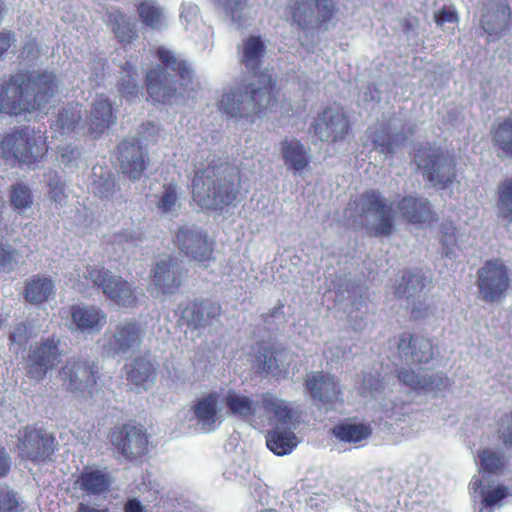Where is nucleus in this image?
Masks as SVG:
<instances>
[{"label": "nucleus", "mask_w": 512, "mask_h": 512, "mask_svg": "<svg viewBox=\"0 0 512 512\" xmlns=\"http://www.w3.org/2000/svg\"><path fill=\"white\" fill-rule=\"evenodd\" d=\"M181 272L170 257L160 258L151 273L150 291L155 296L170 295L181 285Z\"/></svg>", "instance_id": "21"}, {"label": "nucleus", "mask_w": 512, "mask_h": 512, "mask_svg": "<svg viewBox=\"0 0 512 512\" xmlns=\"http://www.w3.org/2000/svg\"><path fill=\"white\" fill-rule=\"evenodd\" d=\"M157 56L161 65L147 73V92L156 102L178 103L193 90V72L180 55L167 48H158Z\"/></svg>", "instance_id": "2"}, {"label": "nucleus", "mask_w": 512, "mask_h": 512, "mask_svg": "<svg viewBox=\"0 0 512 512\" xmlns=\"http://www.w3.org/2000/svg\"><path fill=\"white\" fill-rule=\"evenodd\" d=\"M58 340L47 338L31 345L27 357V374L34 380H43L47 372L57 366L62 357Z\"/></svg>", "instance_id": "14"}, {"label": "nucleus", "mask_w": 512, "mask_h": 512, "mask_svg": "<svg viewBox=\"0 0 512 512\" xmlns=\"http://www.w3.org/2000/svg\"><path fill=\"white\" fill-rule=\"evenodd\" d=\"M92 189L95 195L102 198H108L115 193L116 182L108 168L102 166L93 167Z\"/></svg>", "instance_id": "43"}, {"label": "nucleus", "mask_w": 512, "mask_h": 512, "mask_svg": "<svg viewBox=\"0 0 512 512\" xmlns=\"http://www.w3.org/2000/svg\"><path fill=\"white\" fill-rule=\"evenodd\" d=\"M180 22L186 30H194L200 21V10L192 2H183L180 8Z\"/></svg>", "instance_id": "55"}, {"label": "nucleus", "mask_w": 512, "mask_h": 512, "mask_svg": "<svg viewBox=\"0 0 512 512\" xmlns=\"http://www.w3.org/2000/svg\"><path fill=\"white\" fill-rule=\"evenodd\" d=\"M397 210L410 223H425L432 219L431 206L425 198L405 196L398 202Z\"/></svg>", "instance_id": "35"}, {"label": "nucleus", "mask_w": 512, "mask_h": 512, "mask_svg": "<svg viewBox=\"0 0 512 512\" xmlns=\"http://www.w3.org/2000/svg\"><path fill=\"white\" fill-rule=\"evenodd\" d=\"M240 175L229 165L197 169L192 180V199L201 209H223L237 198Z\"/></svg>", "instance_id": "3"}, {"label": "nucleus", "mask_w": 512, "mask_h": 512, "mask_svg": "<svg viewBox=\"0 0 512 512\" xmlns=\"http://www.w3.org/2000/svg\"><path fill=\"white\" fill-rule=\"evenodd\" d=\"M415 162L423 171L424 177L435 186L448 187L455 179L454 160L439 147H420L415 155Z\"/></svg>", "instance_id": "10"}, {"label": "nucleus", "mask_w": 512, "mask_h": 512, "mask_svg": "<svg viewBox=\"0 0 512 512\" xmlns=\"http://www.w3.org/2000/svg\"><path fill=\"white\" fill-rule=\"evenodd\" d=\"M293 360L292 353L287 349H263L256 357L257 368L272 375L286 373Z\"/></svg>", "instance_id": "33"}, {"label": "nucleus", "mask_w": 512, "mask_h": 512, "mask_svg": "<svg viewBox=\"0 0 512 512\" xmlns=\"http://www.w3.org/2000/svg\"><path fill=\"white\" fill-rule=\"evenodd\" d=\"M96 374L97 367L94 364L75 359L68 360L59 371L63 387L77 397L86 392L92 394L93 386L96 384Z\"/></svg>", "instance_id": "13"}, {"label": "nucleus", "mask_w": 512, "mask_h": 512, "mask_svg": "<svg viewBox=\"0 0 512 512\" xmlns=\"http://www.w3.org/2000/svg\"><path fill=\"white\" fill-rule=\"evenodd\" d=\"M511 10L505 0H489L484 3L481 25L489 35H497L505 30Z\"/></svg>", "instance_id": "30"}, {"label": "nucleus", "mask_w": 512, "mask_h": 512, "mask_svg": "<svg viewBox=\"0 0 512 512\" xmlns=\"http://www.w3.org/2000/svg\"><path fill=\"white\" fill-rule=\"evenodd\" d=\"M146 334L145 325L133 318L119 321L103 336L102 350L112 358H125L137 352Z\"/></svg>", "instance_id": "9"}, {"label": "nucleus", "mask_w": 512, "mask_h": 512, "mask_svg": "<svg viewBox=\"0 0 512 512\" xmlns=\"http://www.w3.org/2000/svg\"><path fill=\"white\" fill-rule=\"evenodd\" d=\"M115 120L116 116L110 100L101 94L93 100L91 109L86 115L85 124L89 132L97 137L113 125Z\"/></svg>", "instance_id": "28"}, {"label": "nucleus", "mask_w": 512, "mask_h": 512, "mask_svg": "<svg viewBox=\"0 0 512 512\" xmlns=\"http://www.w3.org/2000/svg\"><path fill=\"white\" fill-rule=\"evenodd\" d=\"M55 295V283L46 276H33L26 281L25 299L33 304L48 301Z\"/></svg>", "instance_id": "39"}, {"label": "nucleus", "mask_w": 512, "mask_h": 512, "mask_svg": "<svg viewBox=\"0 0 512 512\" xmlns=\"http://www.w3.org/2000/svg\"><path fill=\"white\" fill-rule=\"evenodd\" d=\"M480 469L490 474H502L508 458L500 450L484 449L478 454Z\"/></svg>", "instance_id": "45"}, {"label": "nucleus", "mask_w": 512, "mask_h": 512, "mask_svg": "<svg viewBox=\"0 0 512 512\" xmlns=\"http://www.w3.org/2000/svg\"><path fill=\"white\" fill-rule=\"evenodd\" d=\"M23 510L16 495L8 488L0 487V512H19Z\"/></svg>", "instance_id": "60"}, {"label": "nucleus", "mask_w": 512, "mask_h": 512, "mask_svg": "<svg viewBox=\"0 0 512 512\" xmlns=\"http://www.w3.org/2000/svg\"><path fill=\"white\" fill-rule=\"evenodd\" d=\"M273 81L269 73H262L255 83H241L223 90L217 102L219 111L229 117L246 118L260 113L272 101Z\"/></svg>", "instance_id": "6"}, {"label": "nucleus", "mask_w": 512, "mask_h": 512, "mask_svg": "<svg viewBox=\"0 0 512 512\" xmlns=\"http://www.w3.org/2000/svg\"><path fill=\"white\" fill-rule=\"evenodd\" d=\"M107 17L108 25L121 42H130L136 37L135 24L125 14L111 10Z\"/></svg>", "instance_id": "42"}, {"label": "nucleus", "mask_w": 512, "mask_h": 512, "mask_svg": "<svg viewBox=\"0 0 512 512\" xmlns=\"http://www.w3.org/2000/svg\"><path fill=\"white\" fill-rule=\"evenodd\" d=\"M121 170L131 179H139L146 169V155L138 143L123 142L119 146Z\"/></svg>", "instance_id": "31"}, {"label": "nucleus", "mask_w": 512, "mask_h": 512, "mask_svg": "<svg viewBox=\"0 0 512 512\" xmlns=\"http://www.w3.org/2000/svg\"><path fill=\"white\" fill-rule=\"evenodd\" d=\"M398 349L406 362L427 363L433 357L430 340L425 337L403 333L399 336Z\"/></svg>", "instance_id": "29"}, {"label": "nucleus", "mask_w": 512, "mask_h": 512, "mask_svg": "<svg viewBox=\"0 0 512 512\" xmlns=\"http://www.w3.org/2000/svg\"><path fill=\"white\" fill-rule=\"evenodd\" d=\"M48 196L58 206L66 204L68 194L66 192L65 183L57 175L51 176L48 182Z\"/></svg>", "instance_id": "57"}, {"label": "nucleus", "mask_w": 512, "mask_h": 512, "mask_svg": "<svg viewBox=\"0 0 512 512\" xmlns=\"http://www.w3.org/2000/svg\"><path fill=\"white\" fill-rule=\"evenodd\" d=\"M141 241V233L133 229H125L113 235L112 243L126 251Z\"/></svg>", "instance_id": "58"}, {"label": "nucleus", "mask_w": 512, "mask_h": 512, "mask_svg": "<svg viewBox=\"0 0 512 512\" xmlns=\"http://www.w3.org/2000/svg\"><path fill=\"white\" fill-rule=\"evenodd\" d=\"M379 409L383 412L386 418L400 420V417L405 414L406 404L402 400L397 399L392 395H385L378 403Z\"/></svg>", "instance_id": "53"}, {"label": "nucleus", "mask_w": 512, "mask_h": 512, "mask_svg": "<svg viewBox=\"0 0 512 512\" xmlns=\"http://www.w3.org/2000/svg\"><path fill=\"white\" fill-rule=\"evenodd\" d=\"M222 400L228 412L243 420H250L256 415L257 402L239 390L228 389Z\"/></svg>", "instance_id": "37"}, {"label": "nucleus", "mask_w": 512, "mask_h": 512, "mask_svg": "<svg viewBox=\"0 0 512 512\" xmlns=\"http://www.w3.org/2000/svg\"><path fill=\"white\" fill-rule=\"evenodd\" d=\"M441 243L443 253L449 259L457 257V249L459 248L457 229L452 223H443L441 225Z\"/></svg>", "instance_id": "50"}, {"label": "nucleus", "mask_w": 512, "mask_h": 512, "mask_svg": "<svg viewBox=\"0 0 512 512\" xmlns=\"http://www.w3.org/2000/svg\"><path fill=\"white\" fill-rule=\"evenodd\" d=\"M179 250L198 263H206L213 254V242L207 234L195 225H182L175 234Z\"/></svg>", "instance_id": "15"}, {"label": "nucleus", "mask_w": 512, "mask_h": 512, "mask_svg": "<svg viewBox=\"0 0 512 512\" xmlns=\"http://www.w3.org/2000/svg\"><path fill=\"white\" fill-rule=\"evenodd\" d=\"M313 130L322 141H338L344 139L348 133L349 122L341 109L327 107L315 119Z\"/></svg>", "instance_id": "19"}, {"label": "nucleus", "mask_w": 512, "mask_h": 512, "mask_svg": "<svg viewBox=\"0 0 512 512\" xmlns=\"http://www.w3.org/2000/svg\"><path fill=\"white\" fill-rule=\"evenodd\" d=\"M451 385V380L442 373L430 374L423 372V379L420 391L437 395Z\"/></svg>", "instance_id": "49"}, {"label": "nucleus", "mask_w": 512, "mask_h": 512, "mask_svg": "<svg viewBox=\"0 0 512 512\" xmlns=\"http://www.w3.org/2000/svg\"><path fill=\"white\" fill-rule=\"evenodd\" d=\"M294 429L295 428H282L268 431L266 444L269 450L278 456L291 453L299 443Z\"/></svg>", "instance_id": "38"}, {"label": "nucleus", "mask_w": 512, "mask_h": 512, "mask_svg": "<svg viewBox=\"0 0 512 512\" xmlns=\"http://www.w3.org/2000/svg\"><path fill=\"white\" fill-rule=\"evenodd\" d=\"M264 53V44L258 37H250L243 48L242 61L245 67L253 74H257V69L261 63Z\"/></svg>", "instance_id": "46"}, {"label": "nucleus", "mask_w": 512, "mask_h": 512, "mask_svg": "<svg viewBox=\"0 0 512 512\" xmlns=\"http://www.w3.org/2000/svg\"><path fill=\"white\" fill-rule=\"evenodd\" d=\"M431 279L422 271H406L401 283L396 288V294L399 297L411 301L412 314L415 318L423 317L426 314L427 307L422 306L420 302L421 292L429 284Z\"/></svg>", "instance_id": "22"}, {"label": "nucleus", "mask_w": 512, "mask_h": 512, "mask_svg": "<svg viewBox=\"0 0 512 512\" xmlns=\"http://www.w3.org/2000/svg\"><path fill=\"white\" fill-rule=\"evenodd\" d=\"M338 7L333 0H289L283 16L304 31H328L338 22Z\"/></svg>", "instance_id": "7"}, {"label": "nucleus", "mask_w": 512, "mask_h": 512, "mask_svg": "<svg viewBox=\"0 0 512 512\" xmlns=\"http://www.w3.org/2000/svg\"><path fill=\"white\" fill-rule=\"evenodd\" d=\"M495 144L507 155H512V119H507L494 130Z\"/></svg>", "instance_id": "51"}, {"label": "nucleus", "mask_w": 512, "mask_h": 512, "mask_svg": "<svg viewBox=\"0 0 512 512\" xmlns=\"http://www.w3.org/2000/svg\"><path fill=\"white\" fill-rule=\"evenodd\" d=\"M70 313L73 324L83 334L99 333L107 323L106 312L96 305H73Z\"/></svg>", "instance_id": "24"}, {"label": "nucleus", "mask_w": 512, "mask_h": 512, "mask_svg": "<svg viewBox=\"0 0 512 512\" xmlns=\"http://www.w3.org/2000/svg\"><path fill=\"white\" fill-rule=\"evenodd\" d=\"M263 416L272 430L296 428L297 416L291 405L277 395L266 392L261 396Z\"/></svg>", "instance_id": "20"}, {"label": "nucleus", "mask_w": 512, "mask_h": 512, "mask_svg": "<svg viewBox=\"0 0 512 512\" xmlns=\"http://www.w3.org/2000/svg\"><path fill=\"white\" fill-rule=\"evenodd\" d=\"M379 373H364L362 379L361 393L364 397L378 400L383 393V382Z\"/></svg>", "instance_id": "54"}, {"label": "nucleus", "mask_w": 512, "mask_h": 512, "mask_svg": "<svg viewBox=\"0 0 512 512\" xmlns=\"http://www.w3.org/2000/svg\"><path fill=\"white\" fill-rule=\"evenodd\" d=\"M217 2L238 28L250 24L251 13L247 0H217Z\"/></svg>", "instance_id": "44"}, {"label": "nucleus", "mask_w": 512, "mask_h": 512, "mask_svg": "<svg viewBox=\"0 0 512 512\" xmlns=\"http://www.w3.org/2000/svg\"><path fill=\"white\" fill-rule=\"evenodd\" d=\"M407 137L401 133L391 135L384 129L381 132H375L372 140L375 147L384 155H392L398 148L404 145Z\"/></svg>", "instance_id": "47"}, {"label": "nucleus", "mask_w": 512, "mask_h": 512, "mask_svg": "<svg viewBox=\"0 0 512 512\" xmlns=\"http://www.w3.org/2000/svg\"><path fill=\"white\" fill-rule=\"evenodd\" d=\"M47 152L43 136L29 127L6 135L1 142V153L12 166L32 165Z\"/></svg>", "instance_id": "8"}, {"label": "nucleus", "mask_w": 512, "mask_h": 512, "mask_svg": "<svg viewBox=\"0 0 512 512\" xmlns=\"http://www.w3.org/2000/svg\"><path fill=\"white\" fill-rule=\"evenodd\" d=\"M155 379L156 368L146 357H136L127 366V380L138 390H148Z\"/></svg>", "instance_id": "34"}, {"label": "nucleus", "mask_w": 512, "mask_h": 512, "mask_svg": "<svg viewBox=\"0 0 512 512\" xmlns=\"http://www.w3.org/2000/svg\"><path fill=\"white\" fill-rule=\"evenodd\" d=\"M10 203L14 210L20 214L30 209L33 205V195L30 188L23 183L12 185L10 189Z\"/></svg>", "instance_id": "48"}, {"label": "nucleus", "mask_w": 512, "mask_h": 512, "mask_svg": "<svg viewBox=\"0 0 512 512\" xmlns=\"http://www.w3.org/2000/svg\"><path fill=\"white\" fill-rule=\"evenodd\" d=\"M56 76L47 71H20L0 85V112L19 115L43 109L57 90Z\"/></svg>", "instance_id": "1"}, {"label": "nucleus", "mask_w": 512, "mask_h": 512, "mask_svg": "<svg viewBox=\"0 0 512 512\" xmlns=\"http://www.w3.org/2000/svg\"><path fill=\"white\" fill-rule=\"evenodd\" d=\"M498 209L503 217L512 215V179L505 180L498 189Z\"/></svg>", "instance_id": "56"}, {"label": "nucleus", "mask_w": 512, "mask_h": 512, "mask_svg": "<svg viewBox=\"0 0 512 512\" xmlns=\"http://www.w3.org/2000/svg\"><path fill=\"white\" fill-rule=\"evenodd\" d=\"M398 379L400 382L410 387L415 391H420L423 373L418 371L417 373L412 369H401L398 373Z\"/></svg>", "instance_id": "61"}, {"label": "nucleus", "mask_w": 512, "mask_h": 512, "mask_svg": "<svg viewBox=\"0 0 512 512\" xmlns=\"http://www.w3.org/2000/svg\"><path fill=\"white\" fill-rule=\"evenodd\" d=\"M343 218L347 225L365 227L375 237L389 236L394 230L392 205L375 189L367 190L349 202Z\"/></svg>", "instance_id": "4"}, {"label": "nucleus", "mask_w": 512, "mask_h": 512, "mask_svg": "<svg viewBox=\"0 0 512 512\" xmlns=\"http://www.w3.org/2000/svg\"><path fill=\"white\" fill-rule=\"evenodd\" d=\"M332 434L341 442L355 444L368 439L372 434V429L365 423L346 422L336 425Z\"/></svg>", "instance_id": "41"}, {"label": "nucleus", "mask_w": 512, "mask_h": 512, "mask_svg": "<svg viewBox=\"0 0 512 512\" xmlns=\"http://www.w3.org/2000/svg\"><path fill=\"white\" fill-rule=\"evenodd\" d=\"M70 281L80 293L90 287H98L104 296L119 307H134L142 290L133 287L121 276L114 275L104 267L85 265L74 269Z\"/></svg>", "instance_id": "5"}, {"label": "nucleus", "mask_w": 512, "mask_h": 512, "mask_svg": "<svg viewBox=\"0 0 512 512\" xmlns=\"http://www.w3.org/2000/svg\"><path fill=\"white\" fill-rule=\"evenodd\" d=\"M123 72L126 73V77H122L120 80V91L126 98L132 99L137 97L139 92L138 86V74L134 66L130 63H126Z\"/></svg>", "instance_id": "52"}, {"label": "nucleus", "mask_w": 512, "mask_h": 512, "mask_svg": "<svg viewBox=\"0 0 512 512\" xmlns=\"http://www.w3.org/2000/svg\"><path fill=\"white\" fill-rule=\"evenodd\" d=\"M499 433L507 448L512 447V414L506 416L505 422L503 421L499 426Z\"/></svg>", "instance_id": "64"}, {"label": "nucleus", "mask_w": 512, "mask_h": 512, "mask_svg": "<svg viewBox=\"0 0 512 512\" xmlns=\"http://www.w3.org/2000/svg\"><path fill=\"white\" fill-rule=\"evenodd\" d=\"M28 339V328L24 323L16 324L9 335L10 344L17 345L19 348L23 347Z\"/></svg>", "instance_id": "63"}, {"label": "nucleus", "mask_w": 512, "mask_h": 512, "mask_svg": "<svg viewBox=\"0 0 512 512\" xmlns=\"http://www.w3.org/2000/svg\"><path fill=\"white\" fill-rule=\"evenodd\" d=\"M305 388L310 397L327 410L342 401L343 391L340 379L329 372L312 371L307 374Z\"/></svg>", "instance_id": "12"}, {"label": "nucleus", "mask_w": 512, "mask_h": 512, "mask_svg": "<svg viewBox=\"0 0 512 512\" xmlns=\"http://www.w3.org/2000/svg\"><path fill=\"white\" fill-rule=\"evenodd\" d=\"M140 22L146 28L162 31L168 26L166 10L154 0H142L136 6Z\"/></svg>", "instance_id": "36"}, {"label": "nucleus", "mask_w": 512, "mask_h": 512, "mask_svg": "<svg viewBox=\"0 0 512 512\" xmlns=\"http://www.w3.org/2000/svg\"><path fill=\"white\" fill-rule=\"evenodd\" d=\"M157 210L165 216H176L181 207L180 187L176 183L163 185L162 190L155 196Z\"/></svg>", "instance_id": "40"}, {"label": "nucleus", "mask_w": 512, "mask_h": 512, "mask_svg": "<svg viewBox=\"0 0 512 512\" xmlns=\"http://www.w3.org/2000/svg\"><path fill=\"white\" fill-rule=\"evenodd\" d=\"M54 441L53 435L45 429L27 427L18 444L20 456L33 462L45 460L54 451Z\"/></svg>", "instance_id": "16"}, {"label": "nucleus", "mask_w": 512, "mask_h": 512, "mask_svg": "<svg viewBox=\"0 0 512 512\" xmlns=\"http://www.w3.org/2000/svg\"><path fill=\"white\" fill-rule=\"evenodd\" d=\"M469 488L473 493H479L483 508L493 512L496 507L503 505V500L510 495V488L503 484H493L484 475L472 478Z\"/></svg>", "instance_id": "25"}, {"label": "nucleus", "mask_w": 512, "mask_h": 512, "mask_svg": "<svg viewBox=\"0 0 512 512\" xmlns=\"http://www.w3.org/2000/svg\"><path fill=\"white\" fill-rule=\"evenodd\" d=\"M280 153L287 170L302 175L311 162L310 149L296 138H285L280 144Z\"/></svg>", "instance_id": "27"}, {"label": "nucleus", "mask_w": 512, "mask_h": 512, "mask_svg": "<svg viewBox=\"0 0 512 512\" xmlns=\"http://www.w3.org/2000/svg\"><path fill=\"white\" fill-rule=\"evenodd\" d=\"M82 112V105L78 103L62 108L50 125L53 136H64L77 129L86 128L85 121H82Z\"/></svg>", "instance_id": "32"}, {"label": "nucleus", "mask_w": 512, "mask_h": 512, "mask_svg": "<svg viewBox=\"0 0 512 512\" xmlns=\"http://www.w3.org/2000/svg\"><path fill=\"white\" fill-rule=\"evenodd\" d=\"M113 476L107 468L85 467L76 480L74 488L83 493L82 497H100L109 492Z\"/></svg>", "instance_id": "23"}, {"label": "nucleus", "mask_w": 512, "mask_h": 512, "mask_svg": "<svg viewBox=\"0 0 512 512\" xmlns=\"http://www.w3.org/2000/svg\"><path fill=\"white\" fill-rule=\"evenodd\" d=\"M221 310L217 302L194 301L182 310L181 318L192 328H206L218 320Z\"/></svg>", "instance_id": "26"}, {"label": "nucleus", "mask_w": 512, "mask_h": 512, "mask_svg": "<svg viewBox=\"0 0 512 512\" xmlns=\"http://www.w3.org/2000/svg\"><path fill=\"white\" fill-rule=\"evenodd\" d=\"M18 253L11 245L0 241V270L10 272L17 264Z\"/></svg>", "instance_id": "59"}, {"label": "nucleus", "mask_w": 512, "mask_h": 512, "mask_svg": "<svg viewBox=\"0 0 512 512\" xmlns=\"http://www.w3.org/2000/svg\"><path fill=\"white\" fill-rule=\"evenodd\" d=\"M111 443L127 459H135L147 453L148 437L141 427L126 424L114 429Z\"/></svg>", "instance_id": "17"}, {"label": "nucleus", "mask_w": 512, "mask_h": 512, "mask_svg": "<svg viewBox=\"0 0 512 512\" xmlns=\"http://www.w3.org/2000/svg\"><path fill=\"white\" fill-rule=\"evenodd\" d=\"M221 402V393L215 391L199 397L192 405L193 417L202 431L213 432L223 422Z\"/></svg>", "instance_id": "18"}, {"label": "nucleus", "mask_w": 512, "mask_h": 512, "mask_svg": "<svg viewBox=\"0 0 512 512\" xmlns=\"http://www.w3.org/2000/svg\"><path fill=\"white\" fill-rule=\"evenodd\" d=\"M365 306V301L360 297L359 299H355L351 304V308L347 310L348 318L355 329L362 328L361 322L363 320V315L365 313L364 311H362V308Z\"/></svg>", "instance_id": "62"}, {"label": "nucleus", "mask_w": 512, "mask_h": 512, "mask_svg": "<svg viewBox=\"0 0 512 512\" xmlns=\"http://www.w3.org/2000/svg\"><path fill=\"white\" fill-rule=\"evenodd\" d=\"M476 274L478 299L487 303H496L506 295L511 275L503 260L486 261Z\"/></svg>", "instance_id": "11"}]
</instances>
